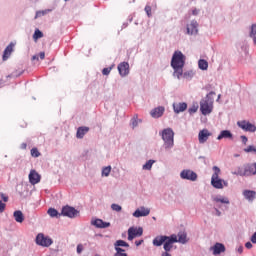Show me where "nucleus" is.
<instances>
[{
    "mask_svg": "<svg viewBox=\"0 0 256 256\" xmlns=\"http://www.w3.org/2000/svg\"><path fill=\"white\" fill-rule=\"evenodd\" d=\"M185 61H187V57L183 54V52L177 50L173 53L170 63L174 71L173 77H177L178 79L183 77V67H185Z\"/></svg>",
    "mask_w": 256,
    "mask_h": 256,
    "instance_id": "obj_1",
    "label": "nucleus"
},
{
    "mask_svg": "<svg viewBox=\"0 0 256 256\" xmlns=\"http://www.w3.org/2000/svg\"><path fill=\"white\" fill-rule=\"evenodd\" d=\"M159 135H161L162 140L164 141V149L169 151L175 147V132L171 128H165L162 130Z\"/></svg>",
    "mask_w": 256,
    "mask_h": 256,
    "instance_id": "obj_2",
    "label": "nucleus"
},
{
    "mask_svg": "<svg viewBox=\"0 0 256 256\" xmlns=\"http://www.w3.org/2000/svg\"><path fill=\"white\" fill-rule=\"evenodd\" d=\"M212 170L214 171L211 177V185L214 189H223L224 187H229V182L219 178L221 175V168L218 166H213Z\"/></svg>",
    "mask_w": 256,
    "mask_h": 256,
    "instance_id": "obj_3",
    "label": "nucleus"
},
{
    "mask_svg": "<svg viewBox=\"0 0 256 256\" xmlns=\"http://www.w3.org/2000/svg\"><path fill=\"white\" fill-rule=\"evenodd\" d=\"M213 95H215V92L211 91L206 95L205 99L200 102V111L202 115H211L213 112Z\"/></svg>",
    "mask_w": 256,
    "mask_h": 256,
    "instance_id": "obj_4",
    "label": "nucleus"
},
{
    "mask_svg": "<svg viewBox=\"0 0 256 256\" xmlns=\"http://www.w3.org/2000/svg\"><path fill=\"white\" fill-rule=\"evenodd\" d=\"M35 243L39 245V247H51L53 239L49 236H45L43 233H39L36 236Z\"/></svg>",
    "mask_w": 256,
    "mask_h": 256,
    "instance_id": "obj_5",
    "label": "nucleus"
},
{
    "mask_svg": "<svg viewBox=\"0 0 256 256\" xmlns=\"http://www.w3.org/2000/svg\"><path fill=\"white\" fill-rule=\"evenodd\" d=\"M61 215L63 217H69V219H75V217H79V211L75 207L66 205L62 207Z\"/></svg>",
    "mask_w": 256,
    "mask_h": 256,
    "instance_id": "obj_6",
    "label": "nucleus"
},
{
    "mask_svg": "<svg viewBox=\"0 0 256 256\" xmlns=\"http://www.w3.org/2000/svg\"><path fill=\"white\" fill-rule=\"evenodd\" d=\"M121 247H129V243H127L125 240H117L114 243L116 253L113 256H128L127 253H125V249Z\"/></svg>",
    "mask_w": 256,
    "mask_h": 256,
    "instance_id": "obj_7",
    "label": "nucleus"
},
{
    "mask_svg": "<svg viewBox=\"0 0 256 256\" xmlns=\"http://www.w3.org/2000/svg\"><path fill=\"white\" fill-rule=\"evenodd\" d=\"M180 178L186 181H195L197 179V173L190 169H184L180 172Z\"/></svg>",
    "mask_w": 256,
    "mask_h": 256,
    "instance_id": "obj_8",
    "label": "nucleus"
},
{
    "mask_svg": "<svg viewBox=\"0 0 256 256\" xmlns=\"http://www.w3.org/2000/svg\"><path fill=\"white\" fill-rule=\"evenodd\" d=\"M238 127H240V129H243V131H247L248 133H255L256 132V126L255 124H251L248 121H238L237 122Z\"/></svg>",
    "mask_w": 256,
    "mask_h": 256,
    "instance_id": "obj_9",
    "label": "nucleus"
},
{
    "mask_svg": "<svg viewBox=\"0 0 256 256\" xmlns=\"http://www.w3.org/2000/svg\"><path fill=\"white\" fill-rule=\"evenodd\" d=\"M143 235L142 227H130L128 229V241H133L135 237H141Z\"/></svg>",
    "mask_w": 256,
    "mask_h": 256,
    "instance_id": "obj_10",
    "label": "nucleus"
},
{
    "mask_svg": "<svg viewBox=\"0 0 256 256\" xmlns=\"http://www.w3.org/2000/svg\"><path fill=\"white\" fill-rule=\"evenodd\" d=\"M187 35H197L199 33V23L197 20H191L186 26Z\"/></svg>",
    "mask_w": 256,
    "mask_h": 256,
    "instance_id": "obj_11",
    "label": "nucleus"
},
{
    "mask_svg": "<svg viewBox=\"0 0 256 256\" xmlns=\"http://www.w3.org/2000/svg\"><path fill=\"white\" fill-rule=\"evenodd\" d=\"M177 243V235L172 234L168 236V239L164 242L163 249L165 253H169L173 249V244Z\"/></svg>",
    "mask_w": 256,
    "mask_h": 256,
    "instance_id": "obj_12",
    "label": "nucleus"
},
{
    "mask_svg": "<svg viewBox=\"0 0 256 256\" xmlns=\"http://www.w3.org/2000/svg\"><path fill=\"white\" fill-rule=\"evenodd\" d=\"M149 213H151V209L141 206L140 208L136 209L132 215L133 217H136V219H139V217H147Z\"/></svg>",
    "mask_w": 256,
    "mask_h": 256,
    "instance_id": "obj_13",
    "label": "nucleus"
},
{
    "mask_svg": "<svg viewBox=\"0 0 256 256\" xmlns=\"http://www.w3.org/2000/svg\"><path fill=\"white\" fill-rule=\"evenodd\" d=\"M225 250V245L219 242L210 247V251H212L213 255H221V253H225Z\"/></svg>",
    "mask_w": 256,
    "mask_h": 256,
    "instance_id": "obj_14",
    "label": "nucleus"
},
{
    "mask_svg": "<svg viewBox=\"0 0 256 256\" xmlns=\"http://www.w3.org/2000/svg\"><path fill=\"white\" fill-rule=\"evenodd\" d=\"M118 72L121 77H127L129 75V62H121L118 65Z\"/></svg>",
    "mask_w": 256,
    "mask_h": 256,
    "instance_id": "obj_15",
    "label": "nucleus"
},
{
    "mask_svg": "<svg viewBox=\"0 0 256 256\" xmlns=\"http://www.w3.org/2000/svg\"><path fill=\"white\" fill-rule=\"evenodd\" d=\"M165 113V108L163 106H158L150 111V115L153 119H159L163 117Z\"/></svg>",
    "mask_w": 256,
    "mask_h": 256,
    "instance_id": "obj_16",
    "label": "nucleus"
},
{
    "mask_svg": "<svg viewBox=\"0 0 256 256\" xmlns=\"http://www.w3.org/2000/svg\"><path fill=\"white\" fill-rule=\"evenodd\" d=\"M15 45H16L15 42H10L9 45L5 48L2 56L3 61H7V59L11 57V53H13L15 49Z\"/></svg>",
    "mask_w": 256,
    "mask_h": 256,
    "instance_id": "obj_17",
    "label": "nucleus"
},
{
    "mask_svg": "<svg viewBox=\"0 0 256 256\" xmlns=\"http://www.w3.org/2000/svg\"><path fill=\"white\" fill-rule=\"evenodd\" d=\"M244 171L246 177H251V175H256V162L253 164H244Z\"/></svg>",
    "mask_w": 256,
    "mask_h": 256,
    "instance_id": "obj_18",
    "label": "nucleus"
},
{
    "mask_svg": "<svg viewBox=\"0 0 256 256\" xmlns=\"http://www.w3.org/2000/svg\"><path fill=\"white\" fill-rule=\"evenodd\" d=\"M28 177L31 185H37L41 181V175L35 170H31Z\"/></svg>",
    "mask_w": 256,
    "mask_h": 256,
    "instance_id": "obj_19",
    "label": "nucleus"
},
{
    "mask_svg": "<svg viewBox=\"0 0 256 256\" xmlns=\"http://www.w3.org/2000/svg\"><path fill=\"white\" fill-rule=\"evenodd\" d=\"M173 110L176 115H179V113H183V111H187V103L185 102H179V103H173Z\"/></svg>",
    "mask_w": 256,
    "mask_h": 256,
    "instance_id": "obj_20",
    "label": "nucleus"
},
{
    "mask_svg": "<svg viewBox=\"0 0 256 256\" xmlns=\"http://www.w3.org/2000/svg\"><path fill=\"white\" fill-rule=\"evenodd\" d=\"M242 195H243L244 199H246V201L248 203H253V201H255L256 192L253 191V190H244L242 192Z\"/></svg>",
    "mask_w": 256,
    "mask_h": 256,
    "instance_id": "obj_21",
    "label": "nucleus"
},
{
    "mask_svg": "<svg viewBox=\"0 0 256 256\" xmlns=\"http://www.w3.org/2000/svg\"><path fill=\"white\" fill-rule=\"evenodd\" d=\"M211 137L209 130L203 129L198 134V141L199 143H207V140Z\"/></svg>",
    "mask_w": 256,
    "mask_h": 256,
    "instance_id": "obj_22",
    "label": "nucleus"
},
{
    "mask_svg": "<svg viewBox=\"0 0 256 256\" xmlns=\"http://www.w3.org/2000/svg\"><path fill=\"white\" fill-rule=\"evenodd\" d=\"M168 237L169 236L165 235L156 236L152 241V245H154V247H161V245H165V241Z\"/></svg>",
    "mask_w": 256,
    "mask_h": 256,
    "instance_id": "obj_23",
    "label": "nucleus"
},
{
    "mask_svg": "<svg viewBox=\"0 0 256 256\" xmlns=\"http://www.w3.org/2000/svg\"><path fill=\"white\" fill-rule=\"evenodd\" d=\"M88 133H89V127H87V126H80L77 129L76 138L77 139H83V137H85V135H87Z\"/></svg>",
    "mask_w": 256,
    "mask_h": 256,
    "instance_id": "obj_24",
    "label": "nucleus"
},
{
    "mask_svg": "<svg viewBox=\"0 0 256 256\" xmlns=\"http://www.w3.org/2000/svg\"><path fill=\"white\" fill-rule=\"evenodd\" d=\"M177 237V243H181L182 245H185L186 243L189 242V239L187 238V232L185 231H180Z\"/></svg>",
    "mask_w": 256,
    "mask_h": 256,
    "instance_id": "obj_25",
    "label": "nucleus"
},
{
    "mask_svg": "<svg viewBox=\"0 0 256 256\" xmlns=\"http://www.w3.org/2000/svg\"><path fill=\"white\" fill-rule=\"evenodd\" d=\"M212 201L214 203H222L224 205H229V203H231L229 201V198L228 197H225V196H213L212 197Z\"/></svg>",
    "mask_w": 256,
    "mask_h": 256,
    "instance_id": "obj_26",
    "label": "nucleus"
},
{
    "mask_svg": "<svg viewBox=\"0 0 256 256\" xmlns=\"http://www.w3.org/2000/svg\"><path fill=\"white\" fill-rule=\"evenodd\" d=\"M221 139H233V133L229 130H222L217 137L218 141H221Z\"/></svg>",
    "mask_w": 256,
    "mask_h": 256,
    "instance_id": "obj_27",
    "label": "nucleus"
},
{
    "mask_svg": "<svg viewBox=\"0 0 256 256\" xmlns=\"http://www.w3.org/2000/svg\"><path fill=\"white\" fill-rule=\"evenodd\" d=\"M13 217L16 223H23V221H25V216L23 215V212L21 210L14 211Z\"/></svg>",
    "mask_w": 256,
    "mask_h": 256,
    "instance_id": "obj_28",
    "label": "nucleus"
},
{
    "mask_svg": "<svg viewBox=\"0 0 256 256\" xmlns=\"http://www.w3.org/2000/svg\"><path fill=\"white\" fill-rule=\"evenodd\" d=\"M198 67L201 71H207V69H209V62L205 59H200L198 61Z\"/></svg>",
    "mask_w": 256,
    "mask_h": 256,
    "instance_id": "obj_29",
    "label": "nucleus"
},
{
    "mask_svg": "<svg viewBox=\"0 0 256 256\" xmlns=\"http://www.w3.org/2000/svg\"><path fill=\"white\" fill-rule=\"evenodd\" d=\"M249 37L253 39L254 45H256V24H252L250 27Z\"/></svg>",
    "mask_w": 256,
    "mask_h": 256,
    "instance_id": "obj_30",
    "label": "nucleus"
},
{
    "mask_svg": "<svg viewBox=\"0 0 256 256\" xmlns=\"http://www.w3.org/2000/svg\"><path fill=\"white\" fill-rule=\"evenodd\" d=\"M51 11H53V9L36 11V15H35L34 19H39L40 17H45V15H47L48 13H51Z\"/></svg>",
    "mask_w": 256,
    "mask_h": 256,
    "instance_id": "obj_31",
    "label": "nucleus"
},
{
    "mask_svg": "<svg viewBox=\"0 0 256 256\" xmlns=\"http://www.w3.org/2000/svg\"><path fill=\"white\" fill-rule=\"evenodd\" d=\"M47 213L50 217H56L57 219L61 217V213H59V211H57L55 208H49Z\"/></svg>",
    "mask_w": 256,
    "mask_h": 256,
    "instance_id": "obj_32",
    "label": "nucleus"
},
{
    "mask_svg": "<svg viewBox=\"0 0 256 256\" xmlns=\"http://www.w3.org/2000/svg\"><path fill=\"white\" fill-rule=\"evenodd\" d=\"M155 163V160H148L143 166V171H151L153 169V164Z\"/></svg>",
    "mask_w": 256,
    "mask_h": 256,
    "instance_id": "obj_33",
    "label": "nucleus"
},
{
    "mask_svg": "<svg viewBox=\"0 0 256 256\" xmlns=\"http://www.w3.org/2000/svg\"><path fill=\"white\" fill-rule=\"evenodd\" d=\"M182 76L184 77V79H193V77H195V72L193 70H188L186 72H182Z\"/></svg>",
    "mask_w": 256,
    "mask_h": 256,
    "instance_id": "obj_34",
    "label": "nucleus"
},
{
    "mask_svg": "<svg viewBox=\"0 0 256 256\" xmlns=\"http://www.w3.org/2000/svg\"><path fill=\"white\" fill-rule=\"evenodd\" d=\"M91 225H93L94 227H96L97 229H102L103 227V220L101 219H95L91 221Z\"/></svg>",
    "mask_w": 256,
    "mask_h": 256,
    "instance_id": "obj_35",
    "label": "nucleus"
},
{
    "mask_svg": "<svg viewBox=\"0 0 256 256\" xmlns=\"http://www.w3.org/2000/svg\"><path fill=\"white\" fill-rule=\"evenodd\" d=\"M139 123H141V120H139V119L137 118V115H135V116L131 119V121H130V125H131L132 129H135V127H137V126L139 125Z\"/></svg>",
    "mask_w": 256,
    "mask_h": 256,
    "instance_id": "obj_36",
    "label": "nucleus"
},
{
    "mask_svg": "<svg viewBox=\"0 0 256 256\" xmlns=\"http://www.w3.org/2000/svg\"><path fill=\"white\" fill-rule=\"evenodd\" d=\"M232 175H239L240 177H246L245 168L238 167L236 171L232 172Z\"/></svg>",
    "mask_w": 256,
    "mask_h": 256,
    "instance_id": "obj_37",
    "label": "nucleus"
},
{
    "mask_svg": "<svg viewBox=\"0 0 256 256\" xmlns=\"http://www.w3.org/2000/svg\"><path fill=\"white\" fill-rule=\"evenodd\" d=\"M41 38H43V32H41V30L39 29H36L33 34L34 41H37L38 39H41Z\"/></svg>",
    "mask_w": 256,
    "mask_h": 256,
    "instance_id": "obj_38",
    "label": "nucleus"
},
{
    "mask_svg": "<svg viewBox=\"0 0 256 256\" xmlns=\"http://www.w3.org/2000/svg\"><path fill=\"white\" fill-rule=\"evenodd\" d=\"M111 175V166H106L102 169V177H109Z\"/></svg>",
    "mask_w": 256,
    "mask_h": 256,
    "instance_id": "obj_39",
    "label": "nucleus"
},
{
    "mask_svg": "<svg viewBox=\"0 0 256 256\" xmlns=\"http://www.w3.org/2000/svg\"><path fill=\"white\" fill-rule=\"evenodd\" d=\"M198 109H199V105L193 104V105L188 109V113H190V115H193L194 113H197Z\"/></svg>",
    "mask_w": 256,
    "mask_h": 256,
    "instance_id": "obj_40",
    "label": "nucleus"
},
{
    "mask_svg": "<svg viewBox=\"0 0 256 256\" xmlns=\"http://www.w3.org/2000/svg\"><path fill=\"white\" fill-rule=\"evenodd\" d=\"M111 209L112 211H116V213H120V211H122L123 207H121V205L119 204H111Z\"/></svg>",
    "mask_w": 256,
    "mask_h": 256,
    "instance_id": "obj_41",
    "label": "nucleus"
},
{
    "mask_svg": "<svg viewBox=\"0 0 256 256\" xmlns=\"http://www.w3.org/2000/svg\"><path fill=\"white\" fill-rule=\"evenodd\" d=\"M113 67H115V64H112L108 68H103L102 75H109L111 73V71L113 70Z\"/></svg>",
    "mask_w": 256,
    "mask_h": 256,
    "instance_id": "obj_42",
    "label": "nucleus"
},
{
    "mask_svg": "<svg viewBox=\"0 0 256 256\" xmlns=\"http://www.w3.org/2000/svg\"><path fill=\"white\" fill-rule=\"evenodd\" d=\"M30 153L35 158L41 157V152H39V150L37 148H32Z\"/></svg>",
    "mask_w": 256,
    "mask_h": 256,
    "instance_id": "obj_43",
    "label": "nucleus"
},
{
    "mask_svg": "<svg viewBox=\"0 0 256 256\" xmlns=\"http://www.w3.org/2000/svg\"><path fill=\"white\" fill-rule=\"evenodd\" d=\"M245 153H256V147L253 145L248 146L244 149Z\"/></svg>",
    "mask_w": 256,
    "mask_h": 256,
    "instance_id": "obj_44",
    "label": "nucleus"
},
{
    "mask_svg": "<svg viewBox=\"0 0 256 256\" xmlns=\"http://www.w3.org/2000/svg\"><path fill=\"white\" fill-rule=\"evenodd\" d=\"M76 251H77L78 255H81V253H83V244H78Z\"/></svg>",
    "mask_w": 256,
    "mask_h": 256,
    "instance_id": "obj_45",
    "label": "nucleus"
},
{
    "mask_svg": "<svg viewBox=\"0 0 256 256\" xmlns=\"http://www.w3.org/2000/svg\"><path fill=\"white\" fill-rule=\"evenodd\" d=\"M145 12L148 15V17H151V6H146L145 7Z\"/></svg>",
    "mask_w": 256,
    "mask_h": 256,
    "instance_id": "obj_46",
    "label": "nucleus"
},
{
    "mask_svg": "<svg viewBox=\"0 0 256 256\" xmlns=\"http://www.w3.org/2000/svg\"><path fill=\"white\" fill-rule=\"evenodd\" d=\"M214 211H215V215H216V217H221V211H220V209H219V208L214 207Z\"/></svg>",
    "mask_w": 256,
    "mask_h": 256,
    "instance_id": "obj_47",
    "label": "nucleus"
},
{
    "mask_svg": "<svg viewBox=\"0 0 256 256\" xmlns=\"http://www.w3.org/2000/svg\"><path fill=\"white\" fill-rule=\"evenodd\" d=\"M3 211H5V203L0 200V213H3Z\"/></svg>",
    "mask_w": 256,
    "mask_h": 256,
    "instance_id": "obj_48",
    "label": "nucleus"
},
{
    "mask_svg": "<svg viewBox=\"0 0 256 256\" xmlns=\"http://www.w3.org/2000/svg\"><path fill=\"white\" fill-rule=\"evenodd\" d=\"M107 227H111V223L103 221L102 229H107Z\"/></svg>",
    "mask_w": 256,
    "mask_h": 256,
    "instance_id": "obj_49",
    "label": "nucleus"
},
{
    "mask_svg": "<svg viewBox=\"0 0 256 256\" xmlns=\"http://www.w3.org/2000/svg\"><path fill=\"white\" fill-rule=\"evenodd\" d=\"M250 241L251 243L256 244V232H254V234L251 236Z\"/></svg>",
    "mask_w": 256,
    "mask_h": 256,
    "instance_id": "obj_50",
    "label": "nucleus"
},
{
    "mask_svg": "<svg viewBox=\"0 0 256 256\" xmlns=\"http://www.w3.org/2000/svg\"><path fill=\"white\" fill-rule=\"evenodd\" d=\"M245 247H246V249H253V243H251V242H246V243H245Z\"/></svg>",
    "mask_w": 256,
    "mask_h": 256,
    "instance_id": "obj_51",
    "label": "nucleus"
},
{
    "mask_svg": "<svg viewBox=\"0 0 256 256\" xmlns=\"http://www.w3.org/2000/svg\"><path fill=\"white\" fill-rule=\"evenodd\" d=\"M240 138H241V140H242V143H243L244 145H247V141H248L247 136H241Z\"/></svg>",
    "mask_w": 256,
    "mask_h": 256,
    "instance_id": "obj_52",
    "label": "nucleus"
},
{
    "mask_svg": "<svg viewBox=\"0 0 256 256\" xmlns=\"http://www.w3.org/2000/svg\"><path fill=\"white\" fill-rule=\"evenodd\" d=\"M1 198H2V200L5 202V203H7L8 201H9V197H7V196H5V194H1Z\"/></svg>",
    "mask_w": 256,
    "mask_h": 256,
    "instance_id": "obj_53",
    "label": "nucleus"
},
{
    "mask_svg": "<svg viewBox=\"0 0 256 256\" xmlns=\"http://www.w3.org/2000/svg\"><path fill=\"white\" fill-rule=\"evenodd\" d=\"M136 247H139L140 245H143V240H137L135 241Z\"/></svg>",
    "mask_w": 256,
    "mask_h": 256,
    "instance_id": "obj_54",
    "label": "nucleus"
},
{
    "mask_svg": "<svg viewBox=\"0 0 256 256\" xmlns=\"http://www.w3.org/2000/svg\"><path fill=\"white\" fill-rule=\"evenodd\" d=\"M237 253H239L241 255V253H243V246H239L237 248Z\"/></svg>",
    "mask_w": 256,
    "mask_h": 256,
    "instance_id": "obj_55",
    "label": "nucleus"
},
{
    "mask_svg": "<svg viewBox=\"0 0 256 256\" xmlns=\"http://www.w3.org/2000/svg\"><path fill=\"white\" fill-rule=\"evenodd\" d=\"M40 59H45V52H40L39 54Z\"/></svg>",
    "mask_w": 256,
    "mask_h": 256,
    "instance_id": "obj_56",
    "label": "nucleus"
},
{
    "mask_svg": "<svg viewBox=\"0 0 256 256\" xmlns=\"http://www.w3.org/2000/svg\"><path fill=\"white\" fill-rule=\"evenodd\" d=\"M192 15H199V10L197 9L192 10Z\"/></svg>",
    "mask_w": 256,
    "mask_h": 256,
    "instance_id": "obj_57",
    "label": "nucleus"
},
{
    "mask_svg": "<svg viewBox=\"0 0 256 256\" xmlns=\"http://www.w3.org/2000/svg\"><path fill=\"white\" fill-rule=\"evenodd\" d=\"M32 61H39V56L37 55L32 56Z\"/></svg>",
    "mask_w": 256,
    "mask_h": 256,
    "instance_id": "obj_58",
    "label": "nucleus"
},
{
    "mask_svg": "<svg viewBox=\"0 0 256 256\" xmlns=\"http://www.w3.org/2000/svg\"><path fill=\"white\" fill-rule=\"evenodd\" d=\"M20 148H21V149H27V143H22V144L20 145Z\"/></svg>",
    "mask_w": 256,
    "mask_h": 256,
    "instance_id": "obj_59",
    "label": "nucleus"
},
{
    "mask_svg": "<svg viewBox=\"0 0 256 256\" xmlns=\"http://www.w3.org/2000/svg\"><path fill=\"white\" fill-rule=\"evenodd\" d=\"M161 256H171V254L167 252H163Z\"/></svg>",
    "mask_w": 256,
    "mask_h": 256,
    "instance_id": "obj_60",
    "label": "nucleus"
},
{
    "mask_svg": "<svg viewBox=\"0 0 256 256\" xmlns=\"http://www.w3.org/2000/svg\"><path fill=\"white\" fill-rule=\"evenodd\" d=\"M219 99H221V94L218 95V98L216 101H219Z\"/></svg>",
    "mask_w": 256,
    "mask_h": 256,
    "instance_id": "obj_61",
    "label": "nucleus"
},
{
    "mask_svg": "<svg viewBox=\"0 0 256 256\" xmlns=\"http://www.w3.org/2000/svg\"><path fill=\"white\" fill-rule=\"evenodd\" d=\"M234 157H239V154H235Z\"/></svg>",
    "mask_w": 256,
    "mask_h": 256,
    "instance_id": "obj_62",
    "label": "nucleus"
}]
</instances>
